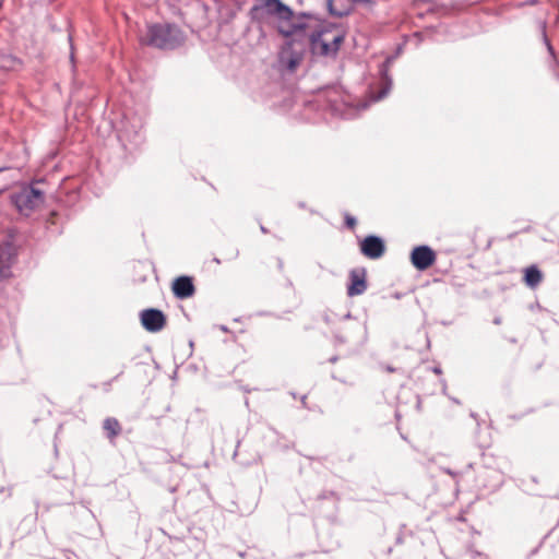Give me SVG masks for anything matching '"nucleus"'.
I'll return each mask as SVG.
<instances>
[{"mask_svg":"<svg viewBox=\"0 0 559 559\" xmlns=\"http://www.w3.org/2000/svg\"><path fill=\"white\" fill-rule=\"evenodd\" d=\"M306 109L329 111L334 117L353 119L356 115L368 108L369 103H355V98L337 82L322 85L317 88L316 96L304 102Z\"/></svg>","mask_w":559,"mask_h":559,"instance_id":"f257e3e1","label":"nucleus"},{"mask_svg":"<svg viewBox=\"0 0 559 559\" xmlns=\"http://www.w3.org/2000/svg\"><path fill=\"white\" fill-rule=\"evenodd\" d=\"M186 40L183 31L176 23H151L141 44L162 49L175 50Z\"/></svg>","mask_w":559,"mask_h":559,"instance_id":"f03ea898","label":"nucleus"},{"mask_svg":"<svg viewBox=\"0 0 559 559\" xmlns=\"http://www.w3.org/2000/svg\"><path fill=\"white\" fill-rule=\"evenodd\" d=\"M117 139L126 152L127 163H131L145 141L142 119L135 115H123L117 128Z\"/></svg>","mask_w":559,"mask_h":559,"instance_id":"7ed1b4c3","label":"nucleus"},{"mask_svg":"<svg viewBox=\"0 0 559 559\" xmlns=\"http://www.w3.org/2000/svg\"><path fill=\"white\" fill-rule=\"evenodd\" d=\"M345 39V31H338L331 38L322 36L321 32H310L307 49L313 58L336 60Z\"/></svg>","mask_w":559,"mask_h":559,"instance_id":"20e7f679","label":"nucleus"},{"mask_svg":"<svg viewBox=\"0 0 559 559\" xmlns=\"http://www.w3.org/2000/svg\"><path fill=\"white\" fill-rule=\"evenodd\" d=\"M259 7H255L254 13L260 9L265 13L273 15L276 21L285 24L289 21H316L319 20V14L312 11L296 12L290 5L286 4L283 0H259Z\"/></svg>","mask_w":559,"mask_h":559,"instance_id":"39448f33","label":"nucleus"},{"mask_svg":"<svg viewBox=\"0 0 559 559\" xmlns=\"http://www.w3.org/2000/svg\"><path fill=\"white\" fill-rule=\"evenodd\" d=\"M11 204L20 212L33 211L45 201L44 190L37 188L34 182L23 183L19 191L9 195Z\"/></svg>","mask_w":559,"mask_h":559,"instance_id":"423d86ee","label":"nucleus"},{"mask_svg":"<svg viewBox=\"0 0 559 559\" xmlns=\"http://www.w3.org/2000/svg\"><path fill=\"white\" fill-rule=\"evenodd\" d=\"M307 45H297L292 39H284L277 52V62L282 71L294 73L301 64L306 52Z\"/></svg>","mask_w":559,"mask_h":559,"instance_id":"0eeeda50","label":"nucleus"},{"mask_svg":"<svg viewBox=\"0 0 559 559\" xmlns=\"http://www.w3.org/2000/svg\"><path fill=\"white\" fill-rule=\"evenodd\" d=\"M396 61L394 56L386 55L384 60L378 67V79L377 83L380 86L379 91L374 90L373 85L369 86V96L372 103L382 100L385 98L392 90L393 86V78L390 73V70L393 63Z\"/></svg>","mask_w":559,"mask_h":559,"instance_id":"6e6552de","label":"nucleus"},{"mask_svg":"<svg viewBox=\"0 0 559 559\" xmlns=\"http://www.w3.org/2000/svg\"><path fill=\"white\" fill-rule=\"evenodd\" d=\"M309 27V22L305 21H289L282 24L275 20L276 33L284 39H292L297 45H308Z\"/></svg>","mask_w":559,"mask_h":559,"instance_id":"1a4fd4ad","label":"nucleus"},{"mask_svg":"<svg viewBox=\"0 0 559 559\" xmlns=\"http://www.w3.org/2000/svg\"><path fill=\"white\" fill-rule=\"evenodd\" d=\"M357 245L359 253L373 261L381 259L388 249L385 239L378 234L357 236Z\"/></svg>","mask_w":559,"mask_h":559,"instance_id":"9d476101","label":"nucleus"},{"mask_svg":"<svg viewBox=\"0 0 559 559\" xmlns=\"http://www.w3.org/2000/svg\"><path fill=\"white\" fill-rule=\"evenodd\" d=\"M139 320L141 326L148 333H158L167 324L166 313L162 309L154 307L142 309L139 312Z\"/></svg>","mask_w":559,"mask_h":559,"instance_id":"9b49d317","label":"nucleus"},{"mask_svg":"<svg viewBox=\"0 0 559 559\" xmlns=\"http://www.w3.org/2000/svg\"><path fill=\"white\" fill-rule=\"evenodd\" d=\"M437 260L436 251L428 245L414 246L409 252V261L417 271H426Z\"/></svg>","mask_w":559,"mask_h":559,"instance_id":"f8f14e48","label":"nucleus"},{"mask_svg":"<svg viewBox=\"0 0 559 559\" xmlns=\"http://www.w3.org/2000/svg\"><path fill=\"white\" fill-rule=\"evenodd\" d=\"M170 289L178 300L192 298L197 293L194 277L187 274L178 275L171 281Z\"/></svg>","mask_w":559,"mask_h":559,"instance_id":"ddd939ff","label":"nucleus"},{"mask_svg":"<svg viewBox=\"0 0 559 559\" xmlns=\"http://www.w3.org/2000/svg\"><path fill=\"white\" fill-rule=\"evenodd\" d=\"M368 288L367 270L366 267H355L348 272V280L346 283V295L348 297H356L362 295Z\"/></svg>","mask_w":559,"mask_h":559,"instance_id":"4468645a","label":"nucleus"},{"mask_svg":"<svg viewBox=\"0 0 559 559\" xmlns=\"http://www.w3.org/2000/svg\"><path fill=\"white\" fill-rule=\"evenodd\" d=\"M260 1L255 0L253 5L248 11V16L252 24L255 25L260 38H266L267 33L265 31V27H270L275 31V17L273 15H270L264 12V10H259L257 13H254V8L259 7Z\"/></svg>","mask_w":559,"mask_h":559,"instance_id":"2eb2a0df","label":"nucleus"},{"mask_svg":"<svg viewBox=\"0 0 559 559\" xmlns=\"http://www.w3.org/2000/svg\"><path fill=\"white\" fill-rule=\"evenodd\" d=\"M17 257V247L12 241H4L0 247V280L12 275L11 267Z\"/></svg>","mask_w":559,"mask_h":559,"instance_id":"dca6fc26","label":"nucleus"},{"mask_svg":"<svg viewBox=\"0 0 559 559\" xmlns=\"http://www.w3.org/2000/svg\"><path fill=\"white\" fill-rule=\"evenodd\" d=\"M522 281L526 287L534 290L544 281V272L537 264H530L522 270Z\"/></svg>","mask_w":559,"mask_h":559,"instance_id":"f3484780","label":"nucleus"},{"mask_svg":"<svg viewBox=\"0 0 559 559\" xmlns=\"http://www.w3.org/2000/svg\"><path fill=\"white\" fill-rule=\"evenodd\" d=\"M347 0H326V11L333 17H344L350 14L352 7Z\"/></svg>","mask_w":559,"mask_h":559,"instance_id":"a211bd4d","label":"nucleus"},{"mask_svg":"<svg viewBox=\"0 0 559 559\" xmlns=\"http://www.w3.org/2000/svg\"><path fill=\"white\" fill-rule=\"evenodd\" d=\"M338 31H344L340 24L331 22L319 14L317 25L310 32H321L322 36H330L336 34Z\"/></svg>","mask_w":559,"mask_h":559,"instance_id":"6ab92c4d","label":"nucleus"},{"mask_svg":"<svg viewBox=\"0 0 559 559\" xmlns=\"http://www.w3.org/2000/svg\"><path fill=\"white\" fill-rule=\"evenodd\" d=\"M103 429L109 440H114L121 433V425L115 417H107L103 421Z\"/></svg>","mask_w":559,"mask_h":559,"instance_id":"aec40b11","label":"nucleus"},{"mask_svg":"<svg viewBox=\"0 0 559 559\" xmlns=\"http://www.w3.org/2000/svg\"><path fill=\"white\" fill-rule=\"evenodd\" d=\"M61 221H62V216L58 211L51 210L48 213L47 224H48V228L51 229L52 231L60 233L59 225H60Z\"/></svg>","mask_w":559,"mask_h":559,"instance_id":"412c9836","label":"nucleus"},{"mask_svg":"<svg viewBox=\"0 0 559 559\" xmlns=\"http://www.w3.org/2000/svg\"><path fill=\"white\" fill-rule=\"evenodd\" d=\"M546 27H547L546 22L545 21L540 22V29H542V37H543L544 45L549 53V57H554V56H556V50H555L550 39L547 36Z\"/></svg>","mask_w":559,"mask_h":559,"instance_id":"4be33fe9","label":"nucleus"},{"mask_svg":"<svg viewBox=\"0 0 559 559\" xmlns=\"http://www.w3.org/2000/svg\"><path fill=\"white\" fill-rule=\"evenodd\" d=\"M11 170V167L2 166L0 167V176H2L4 173H8ZM11 179H4L0 177V194L7 191L11 185Z\"/></svg>","mask_w":559,"mask_h":559,"instance_id":"5701e85b","label":"nucleus"},{"mask_svg":"<svg viewBox=\"0 0 559 559\" xmlns=\"http://www.w3.org/2000/svg\"><path fill=\"white\" fill-rule=\"evenodd\" d=\"M344 226L347 228V229H355V227L357 226V218L356 216L345 212L344 213Z\"/></svg>","mask_w":559,"mask_h":559,"instance_id":"b1692460","label":"nucleus"},{"mask_svg":"<svg viewBox=\"0 0 559 559\" xmlns=\"http://www.w3.org/2000/svg\"><path fill=\"white\" fill-rule=\"evenodd\" d=\"M548 68L555 73V75L557 74L556 71L559 68V60L557 58V55L554 57H549Z\"/></svg>","mask_w":559,"mask_h":559,"instance_id":"393cba45","label":"nucleus"},{"mask_svg":"<svg viewBox=\"0 0 559 559\" xmlns=\"http://www.w3.org/2000/svg\"><path fill=\"white\" fill-rule=\"evenodd\" d=\"M405 49V43H400L395 46L394 50L390 53L394 56L395 59H399Z\"/></svg>","mask_w":559,"mask_h":559,"instance_id":"a878e982","label":"nucleus"},{"mask_svg":"<svg viewBox=\"0 0 559 559\" xmlns=\"http://www.w3.org/2000/svg\"><path fill=\"white\" fill-rule=\"evenodd\" d=\"M333 342H334V345L335 346H340V345H343V344H346L347 343V340L345 336H343L342 334L340 333H334L333 334Z\"/></svg>","mask_w":559,"mask_h":559,"instance_id":"bb28decb","label":"nucleus"},{"mask_svg":"<svg viewBox=\"0 0 559 559\" xmlns=\"http://www.w3.org/2000/svg\"><path fill=\"white\" fill-rule=\"evenodd\" d=\"M236 16V11L231 8H227V12H226V17H225V23H228L230 22L231 20H234Z\"/></svg>","mask_w":559,"mask_h":559,"instance_id":"cd10ccee","label":"nucleus"},{"mask_svg":"<svg viewBox=\"0 0 559 559\" xmlns=\"http://www.w3.org/2000/svg\"><path fill=\"white\" fill-rule=\"evenodd\" d=\"M238 257H239V250H238L237 248H234V249L229 252V254H228V257L226 258V260H235V259H237Z\"/></svg>","mask_w":559,"mask_h":559,"instance_id":"c85d7f7f","label":"nucleus"},{"mask_svg":"<svg viewBox=\"0 0 559 559\" xmlns=\"http://www.w3.org/2000/svg\"><path fill=\"white\" fill-rule=\"evenodd\" d=\"M469 416L476 420V424H477V430H476V433H478V432H479V427H480V419H479V416H478V414H477V413H475V412H471Z\"/></svg>","mask_w":559,"mask_h":559,"instance_id":"c756f323","label":"nucleus"},{"mask_svg":"<svg viewBox=\"0 0 559 559\" xmlns=\"http://www.w3.org/2000/svg\"><path fill=\"white\" fill-rule=\"evenodd\" d=\"M430 370L435 373V374H442V368L440 365H436L433 367L430 368Z\"/></svg>","mask_w":559,"mask_h":559,"instance_id":"7c9ffc66","label":"nucleus"},{"mask_svg":"<svg viewBox=\"0 0 559 559\" xmlns=\"http://www.w3.org/2000/svg\"><path fill=\"white\" fill-rule=\"evenodd\" d=\"M276 264H277V270L280 272H283V270H284V261H283L282 258H280V257L276 258Z\"/></svg>","mask_w":559,"mask_h":559,"instance_id":"2f4dec72","label":"nucleus"},{"mask_svg":"<svg viewBox=\"0 0 559 559\" xmlns=\"http://www.w3.org/2000/svg\"><path fill=\"white\" fill-rule=\"evenodd\" d=\"M240 390L243 391L245 393H251L255 389H252L249 385H240Z\"/></svg>","mask_w":559,"mask_h":559,"instance_id":"473e14b6","label":"nucleus"},{"mask_svg":"<svg viewBox=\"0 0 559 559\" xmlns=\"http://www.w3.org/2000/svg\"><path fill=\"white\" fill-rule=\"evenodd\" d=\"M329 496H334V491L323 492L319 495V499H326Z\"/></svg>","mask_w":559,"mask_h":559,"instance_id":"72a5a7b5","label":"nucleus"},{"mask_svg":"<svg viewBox=\"0 0 559 559\" xmlns=\"http://www.w3.org/2000/svg\"><path fill=\"white\" fill-rule=\"evenodd\" d=\"M424 336H425V340H426V348L430 349L431 342H430V337H429L428 333H425Z\"/></svg>","mask_w":559,"mask_h":559,"instance_id":"f704fd0d","label":"nucleus"},{"mask_svg":"<svg viewBox=\"0 0 559 559\" xmlns=\"http://www.w3.org/2000/svg\"><path fill=\"white\" fill-rule=\"evenodd\" d=\"M440 382L442 384V393L447 394V388H448L447 381L444 379H441Z\"/></svg>","mask_w":559,"mask_h":559,"instance_id":"c9c22d12","label":"nucleus"},{"mask_svg":"<svg viewBox=\"0 0 559 559\" xmlns=\"http://www.w3.org/2000/svg\"><path fill=\"white\" fill-rule=\"evenodd\" d=\"M338 359H340V357L337 355H334V356L330 357L328 359V361L331 364H335L336 361H338Z\"/></svg>","mask_w":559,"mask_h":559,"instance_id":"e433bc0d","label":"nucleus"},{"mask_svg":"<svg viewBox=\"0 0 559 559\" xmlns=\"http://www.w3.org/2000/svg\"><path fill=\"white\" fill-rule=\"evenodd\" d=\"M540 545H542V543L530 552L528 558H531L532 556H534L538 552Z\"/></svg>","mask_w":559,"mask_h":559,"instance_id":"4c0bfd02","label":"nucleus"},{"mask_svg":"<svg viewBox=\"0 0 559 559\" xmlns=\"http://www.w3.org/2000/svg\"><path fill=\"white\" fill-rule=\"evenodd\" d=\"M385 370H386L388 372H391V373H392V372H395V371H396V368H395V367H393V366H391V365H386V366H385Z\"/></svg>","mask_w":559,"mask_h":559,"instance_id":"58836bf2","label":"nucleus"},{"mask_svg":"<svg viewBox=\"0 0 559 559\" xmlns=\"http://www.w3.org/2000/svg\"><path fill=\"white\" fill-rule=\"evenodd\" d=\"M297 206H298L299 209H301V210L307 209V204H306V202H304V201H299V202L297 203Z\"/></svg>","mask_w":559,"mask_h":559,"instance_id":"ea45409f","label":"nucleus"},{"mask_svg":"<svg viewBox=\"0 0 559 559\" xmlns=\"http://www.w3.org/2000/svg\"><path fill=\"white\" fill-rule=\"evenodd\" d=\"M443 471H444V473H447V474H449L451 476H456V473L453 472L451 468H444Z\"/></svg>","mask_w":559,"mask_h":559,"instance_id":"a19ab883","label":"nucleus"},{"mask_svg":"<svg viewBox=\"0 0 559 559\" xmlns=\"http://www.w3.org/2000/svg\"><path fill=\"white\" fill-rule=\"evenodd\" d=\"M260 230L263 234H267L269 233V229L266 227H264L263 225H260Z\"/></svg>","mask_w":559,"mask_h":559,"instance_id":"79ce46f5","label":"nucleus"},{"mask_svg":"<svg viewBox=\"0 0 559 559\" xmlns=\"http://www.w3.org/2000/svg\"><path fill=\"white\" fill-rule=\"evenodd\" d=\"M219 330L223 331V332H228V328L224 324L219 325Z\"/></svg>","mask_w":559,"mask_h":559,"instance_id":"37998d69","label":"nucleus"},{"mask_svg":"<svg viewBox=\"0 0 559 559\" xmlns=\"http://www.w3.org/2000/svg\"><path fill=\"white\" fill-rule=\"evenodd\" d=\"M450 400L455 404H461V401L456 397H450Z\"/></svg>","mask_w":559,"mask_h":559,"instance_id":"c03bdc74","label":"nucleus"},{"mask_svg":"<svg viewBox=\"0 0 559 559\" xmlns=\"http://www.w3.org/2000/svg\"><path fill=\"white\" fill-rule=\"evenodd\" d=\"M306 399H307L306 395L301 396V404H302L304 407H306Z\"/></svg>","mask_w":559,"mask_h":559,"instance_id":"a18cd8bd","label":"nucleus"},{"mask_svg":"<svg viewBox=\"0 0 559 559\" xmlns=\"http://www.w3.org/2000/svg\"><path fill=\"white\" fill-rule=\"evenodd\" d=\"M350 318H352V313H350V312H347V313L343 317V319H344V320H347V319H350Z\"/></svg>","mask_w":559,"mask_h":559,"instance_id":"49530a36","label":"nucleus"},{"mask_svg":"<svg viewBox=\"0 0 559 559\" xmlns=\"http://www.w3.org/2000/svg\"><path fill=\"white\" fill-rule=\"evenodd\" d=\"M441 324L444 325V326H448L451 324V321H441Z\"/></svg>","mask_w":559,"mask_h":559,"instance_id":"de8ad7c7","label":"nucleus"},{"mask_svg":"<svg viewBox=\"0 0 559 559\" xmlns=\"http://www.w3.org/2000/svg\"><path fill=\"white\" fill-rule=\"evenodd\" d=\"M286 285H287L288 287H293V282H292L290 280H287Z\"/></svg>","mask_w":559,"mask_h":559,"instance_id":"09e8293b","label":"nucleus"},{"mask_svg":"<svg viewBox=\"0 0 559 559\" xmlns=\"http://www.w3.org/2000/svg\"><path fill=\"white\" fill-rule=\"evenodd\" d=\"M189 346H190L191 349H193L194 342L192 340L189 341Z\"/></svg>","mask_w":559,"mask_h":559,"instance_id":"8fccbe9b","label":"nucleus"},{"mask_svg":"<svg viewBox=\"0 0 559 559\" xmlns=\"http://www.w3.org/2000/svg\"><path fill=\"white\" fill-rule=\"evenodd\" d=\"M500 322H501V321H500V318H495V320H493V323H495V324H499Z\"/></svg>","mask_w":559,"mask_h":559,"instance_id":"3c124183","label":"nucleus"},{"mask_svg":"<svg viewBox=\"0 0 559 559\" xmlns=\"http://www.w3.org/2000/svg\"><path fill=\"white\" fill-rule=\"evenodd\" d=\"M502 476L498 479V484H497V487H499L501 484H502Z\"/></svg>","mask_w":559,"mask_h":559,"instance_id":"603ef678","label":"nucleus"},{"mask_svg":"<svg viewBox=\"0 0 559 559\" xmlns=\"http://www.w3.org/2000/svg\"><path fill=\"white\" fill-rule=\"evenodd\" d=\"M213 261H214L215 263H217V264H219V263H221V260H219L218 258H216V257L213 259Z\"/></svg>","mask_w":559,"mask_h":559,"instance_id":"864d4df0","label":"nucleus"},{"mask_svg":"<svg viewBox=\"0 0 559 559\" xmlns=\"http://www.w3.org/2000/svg\"><path fill=\"white\" fill-rule=\"evenodd\" d=\"M480 450H481L480 455L484 457L485 456V450H484L483 447H480Z\"/></svg>","mask_w":559,"mask_h":559,"instance_id":"5fc2aeb1","label":"nucleus"},{"mask_svg":"<svg viewBox=\"0 0 559 559\" xmlns=\"http://www.w3.org/2000/svg\"><path fill=\"white\" fill-rule=\"evenodd\" d=\"M531 479H532L533 483H537V477L536 476H532Z\"/></svg>","mask_w":559,"mask_h":559,"instance_id":"6e6d98bb","label":"nucleus"},{"mask_svg":"<svg viewBox=\"0 0 559 559\" xmlns=\"http://www.w3.org/2000/svg\"><path fill=\"white\" fill-rule=\"evenodd\" d=\"M536 307H537V308H539V307H540L538 302L536 304V306H533V305H532V306H531V309H536Z\"/></svg>","mask_w":559,"mask_h":559,"instance_id":"4d7b16f0","label":"nucleus"},{"mask_svg":"<svg viewBox=\"0 0 559 559\" xmlns=\"http://www.w3.org/2000/svg\"><path fill=\"white\" fill-rule=\"evenodd\" d=\"M536 307H537V308H539V307H540L538 302L536 304V306H533V305H532V306H531V309H536Z\"/></svg>","mask_w":559,"mask_h":559,"instance_id":"13d9d810","label":"nucleus"},{"mask_svg":"<svg viewBox=\"0 0 559 559\" xmlns=\"http://www.w3.org/2000/svg\"><path fill=\"white\" fill-rule=\"evenodd\" d=\"M245 405L249 406V400L248 399L245 400Z\"/></svg>","mask_w":559,"mask_h":559,"instance_id":"bf43d9fd","label":"nucleus"},{"mask_svg":"<svg viewBox=\"0 0 559 559\" xmlns=\"http://www.w3.org/2000/svg\"><path fill=\"white\" fill-rule=\"evenodd\" d=\"M3 5V0H0V9L2 8Z\"/></svg>","mask_w":559,"mask_h":559,"instance_id":"052dcab7","label":"nucleus"},{"mask_svg":"<svg viewBox=\"0 0 559 559\" xmlns=\"http://www.w3.org/2000/svg\"><path fill=\"white\" fill-rule=\"evenodd\" d=\"M473 465H474V463H469V464H468V467H469V468H473Z\"/></svg>","mask_w":559,"mask_h":559,"instance_id":"680f3d73","label":"nucleus"},{"mask_svg":"<svg viewBox=\"0 0 559 559\" xmlns=\"http://www.w3.org/2000/svg\"><path fill=\"white\" fill-rule=\"evenodd\" d=\"M556 76L559 79V74H556Z\"/></svg>","mask_w":559,"mask_h":559,"instance_id":"e2e57ef3","label":"nucleus"}]
</instances>
